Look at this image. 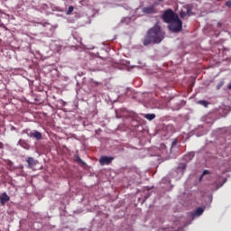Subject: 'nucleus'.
<instances>
[{"instance_id": "20", "label": "nucleus", "mask_w": 231, "mask_h": 231, "mask_svg": "<svg viewBox=\"0 0 231 231\" xmlns=\"http://www.w3.org/2000/svg\"><path fill=\"white\" fill-rule=\"evenodd\" d=\"M176 143H178V142H177L176 140H174V141L172 142V146L176 145Z\"/></svg>"}, {"instance_id": "16", "label": "nucleus", "mask_w": 231, "mask_h": 231, "mask_svg": "<svg viewBox=\"0 0 231 231\" xmlns=\"http://www.w3.org/2000/svg\"><path fill=\"white\" fill-rule=\"evenodd\" d=\"M72 13H73V6L70 5V6L69 7V9L67 10L66 14H67V15H71Z\"/></svg>"}, {"instance_id": "6", "label": "nucleus", "mask_w": 231, "mask_h": 231, "mask_svg": "<svg viewBox=\"0 0 231 231\" xmlns=\"http://www.w3.org/2000/svg\"><path fill=\"white\" fill-rule=\"evenodd\" d=\"M115 160V157H109V156H101L99 158V163L100 165H110V163Z\"/></svg>"}, {"instance_id": "14", "label": "nucleus", "mask_w": 231, "mask_h": 231, "mask_svg": "<svg viewBox=\"0 0 231 231\" xmlns=\"http://www.w3.org/2000/svg\"><path fill=\"white\" fill-rule=\"evenodd\" d=\"M76 162L79 163V165H86V162H84V161H82L79 156L76 157Z\"/></svg>"}, {"instance_id": "10", "label": "nucleus", "mask_w": 231, "mask_h": 231, "mask_svg": "<svg viewBox=\"0 0 231 231\" xmlns=\"http://www.w3.org/2000/svg\"><path fill=\"white\" fill-rule=\"evenodd\" d=\"M144 118H146V120H154L156 118V115L154 114H146L144 115Z\"/></svg>"}, {"instance_id": "15", "label": "nucleus", "mask_w": 231, "mask_h": 231, "mask_svg": "<svg viewBox=\"0 0 231 231\" xmlns=\"http://www.w3.org/2000/svg\"><path fill=\"white\" fill-rule=\"evenodd\" d=\"M207 174H210V171H208V170H205L202 175L199 177V181H201V180H203V176H207Z\"/></svg>"}, {"instance_id": "18", "label": "nucleus", "mask_w": 231, "mask_h": 231, "mask_svg": "<svg viewBox=\"0 0 231 231\" xmlns=\"http://www.w3.org/2000/svg\"><path fill=\"white\" fill-rule=\"evenodd\" d=\"M217 28H221V26H223V23H221V22H218V23H217Z\"/></svg>"}, {"instance_id": "12", "label": "nucleus", "mask_w": 231, "mask_h": 231, "mask_svg": "<svg viewBox=\"0 0 231 231\" xmlns=\"http://www.w3.org/2000/svg\"><path fill=\"white\" fill-rule=\"evenodd\" d=\"M203 212H204V209L202 208H198L193 213V216H201Z\"/></svg>"}, {"instance_id": "3", "label": "nucleus", "mask_w": 231, "mask_h": 231, "mask_svg": "<svg viewBox=\"0 0 231 231\" xmlns=\"http://www.w3.org/2000/svg\"><path fill=\"white\" fill-rule=\"evenodd\" d=\"M178 18H180V16H178V14H176L174 11H172V9L166 10L162 14V21H164V23H167L168 24Z\"/></svg>"}, {"instance_id": "9", "label": "nucleus", "mask_w": 231, "mask_h": 231, "mask_svg": "<svg viewBox=\"0 0 231 231\" xmlns=\"http://www.w3.org/2000/svg\"><path fill=\"white\" fill-rule=\"evenodd\" d=\"M18 145L23 147V149H30V144L24 139H20L18 142Z\"/></svg>"}, {"instance_id": "5", "label": "nucleus", "mask_w": 231, "mask_h": 231, "mask_svg": "<svg viewBox=\"0 0 231 231\" xmlns=\"http://www.w3.org/2000/svg\"><path fill=\"white\" fill-rule=\"evenodd\" d=\"M143 14L149 15L151 14H158V10H156V5H152L147 7H143L142 9Z\"/></svg>"}, {"instance_id": "8", "label": "nucleus", "mask_w": 231, "mask_h": 231, "mask_svg": "<svg viewBox=\"0 0 231 231\" xmlns=\"http://www.w3.org/2000/svg\"><path fill=\"white\" fill-rule=\"evenodd\" d=\"M10 199V197L6 194L4 193L0 196V203L1 205H6V202Z\"/></svg>"}, {"instance_id": "17", "label": "nucleus", "mask_w": 231, "mask_h": 231, "mask_svg": "<svg viewBox=\"0 0 231 231\" xmlns=\"http://www.w3.org/2000/svg\"><path fill=\"white\" fill-rule=\"evenodd\" d=\"M186 15H187V13H185V11H180V16L181 17V19H183V17H185Z\"/></svg>"}, {"instance_id": "11", "label": "nucleus", "mask_w": 231, "mask_h": 231, "mask_svg": "<svg viewBox=\"0 0 231 231\" xmlns=\"http://www.w3.org/2000/svg\"><path fill=\"white\" fill-rule=\"evenodd\" d=\"M192 158H194V152H189L184 156V160H186V162H190Z\"/></svg>"}, {"instance_id": "2", "label": "nucleus", "mask_w": 231, "mask_h": 231, "mask_svg": "<svg viewBox=\"0 0 231 231\" xmlns=\"http://www.w3.org/2000/svg\"><path fill=\"white\" fill-rule=\"evenodd\" d=\"M168 28L171 30V32H173V33H178L179 32H181L183 23L180 20V18L175 19L172 22H170Z\"/></svg>"}, {"instance_id": "7", "label": "nucleus", "mask_w": 231, "mask_h": 231, "mask_svg": "<svg viewBox=\"0 0 231 231\" xmlns=\"http://www.w3.org/2000/svg\"><path fill=\"white\" fill-rule=\"evenodd\" d=\"M26 162L29 165V169H33V167H35V165H37L39 163V162L37 160L33 159L32 157H28Z\"/></svg>"}, {"instance_id": "21", "label": "nucleus", "mask_w": 231, "mask_h": 231, "mask_svg": "<svg viewBox=\"0 0 231 231\" xmlns=\"http://www.w3.org/2000/svg\"><path fill=\"white\" fill-rule=\"evenodd\" d=\"M159 1H163V0H159Z\"/></svg>"}, {"instance_id": "1", "label": "nucleus", "mask_w": 231, "mask_h": 231, "mask_svg": "<svg viewBox=\"0 0 231 231\" xmlns=\"http://www.w3.org/2000/svg\"><path fill=\"white\" fill-rule=\"evenodd\" d=\"M163 39H165V32L162 31L160 24L156 23L147 32L143 44V46H149V44H160Z\"/></svg>"}, {"instance_id": "13", "label": "nucleus", "mask_w": 231, "mask_h": 231, "mask_svg": "<svg viewBox=\"0 0 231 231\" xmlns=\"http://www.w3.org/2000/svg\"><path fill=\"white\" fill-rule=\"evenodd\" d=\"M198 104H199L200 106H203L204 107H208V101L207 100H199L198 101Z\"/></svg>"}, {"instance_id": "19", "label": "nucleus", "mask_w": 231, "mask_h": 231, "mask_svg": "<svg viewBox=\"0 0 231 231\" xmlns=\"http://www.w3.org/2000/svg\"><path fill=\"white\" fill-rule=\"evenodd\" d=\"M226 6H231V2L230 1L226 2Z\"/></svg>"}, {"instance_id": "4", "label": "nucleus", "mask_w": 231, "mask_h": 231, "mask_svg": "<svg viewBox=\"0 0 231 231\" xmlns=\"http://www.w3.org/2000/svg\"><path fill=\"white\" fill-rule=\"evenodd\" d=\"M23 134H27L29 138H35V140H42V134L37 130L30 131V129H26L23 131Z\"/></svg>"}]
</instances>
